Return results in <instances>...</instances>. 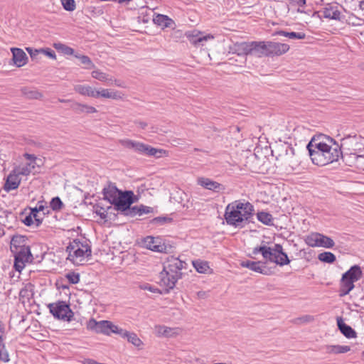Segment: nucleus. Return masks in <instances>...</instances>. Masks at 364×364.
I'll use <instances>...</instances> for the list:
<instances>
[{
	"label": "nucleus",
	"instance_id": "obj_8",
	"mask_svg": "<svg viewBox=\"0 0 364 364\" xmlns=\"http://www.w3.org/2000/svg\"><path fill=\"white\" fill-rule=\"evenodd\" d=\"M87 328L97 333H103L105 335H110V333H116L118 335V332L120 329L119 327L114 325L109 321H97L94 318H90L87 323Z\"/></svg>",
	"mask_w": 364,
	"mask_h": 364
},
{
	"label": "nucleus",
	"instance_id": "obj_45",
	"mask_svg": "<svg viewBox=\"0 0 364 364\" xmlns=\"http://www.w3.org/2000/svg\"><path fill=\"white\" fill-rule=\"evenodd\" d=\"M63 8L68 11H73L75 9V3L74 0H60Z\"/></svg>",
	"mask_w": 364,
	"mask_h": 364
},
{
	"label": "nucleus",
	"instance_id": "obj_52",
	"mask_svg": "<svg viewBox=\"0 0 364 364\" xmlns=\"http://www.w3.org/2000/svg\"><path fill=\"white\" fill-rule=\"evenodd\" d=\"M141 289H144V290H148L151 292H153V293H156V292H159V290L158 289L148 284H144V285H141Z\"/></svg>",
	"mask_w": 364,
	"mask_h": 364
},
{
	"label": "nucleus",
	"instance_id": "obj_54",
	"mask_svg": "<svg viewBox=\"0 0 364 364\" xmlns=\"http://www.w3.org/2000/svg\"><path fill=\"white\" fill-rule=\"evenodd\" d=\"M23 223L27 226H30L33 223V220L31 214L26 216V218L23 220Z\"/></svg>",
	"mask_w": 364,
	"mask_h": 364
},
{
	"label": "nucleus",
	"instance_id": "obj_51",
	"mask_svg": "<svg viewBox=\"0 0 364 364\" xmlns=\"http://www.w3.org/2000/svg\"><path fill=\"white\" fill-rule=\"evenodd\" d=\"M26 50L32 58H36L39 53H41V49H33L31 48H26Z\"/></svg>",
	"mask_w": 364,
	"mask_h": 364
},
{
	"label": "nucleus",
	"instance_id": "obj_62",
	"mask_svg": "<svg viewBox=\"0 0 364 364\" xmlns=\"http://www.w3.org/2000/svg\"><path fill=\"white\" fill-rule=\"evenodd\" d=\"M23 290H21V292H20V295H21V296H22V295H23Z\"/></svg>",
	"mask_w": 364,
	"mask_h": 364
},
{
	"label": "nucleus",
	"instance_id": "obj_50",
	"mask_svg": "<svg viewBox=\"0 0 364 364\" xmlns=\"http://www.w3.org/2000/svg\"><path fill=\"white\" fill-rule=\"evenodd\" d=\"M41 53H43L44 55H46V56H48L52 59L56 58L55 52L50 48H47V49L41 48Z\"/></svg>",
	"mask_w": 364,
	"mask_h": 364
},
{
	"label": "nucleus",
	"instance_id": "obj_49",
	"mask_svg": "<svg viewBox=\"0 0 364 364\" xmlns=\"http://www.w3.org/2000/svg\"><path fill=\"white\" fill-rule=\"evenodd\" d=\"M171 220V218L166 217H157L154 218L151 220V223L153 224H162L166 222H170Z\"/></svg>",
	"mask_w": 364,
	"mask_h": 364
},
{
	"label": "nucleus",
	"instance_id": "obj_32",
	"mask_svg": "<svg viewBox=\"0 0 364 364\" xmlns=\"http://www.w3.org/2000/svg\"><path fill=\"white\" fill-rule=\"evenodd\" d=\"M121 191L118 190L114 186H108L103 189L105 198L113 204Z\"/></svg>",
	"mask_w": 364,
	"mask_h": 364
},
{
	"label": "nucleus",
	"instance_id": "obj_27",
	"mask_svg": "<svg viewBox=\"0 0 364 364\" xmlns=\"http://www.w3.org/2000/svg\"><path fill=\"white\" fill-rule=\"evenodd\" d=\"M337 325L341 332L348 338L356 337L355 331L348 325L344 323L342 318H337Z\"/></svg>",
	"mask_w": 364,
	"mask_h": 364
},
{
	"label": "nucleus",
	"instance_id": "obj_20",
	"mask_svg": "<svg viewBox=\"0 0 364 364\" xmlns=\"http://www.w3.org/2000/svg\"><path fill=\"white\" fill-rule=\"evenodd\" d=\"M21 181V176L17 174V173H14V170H13L6 178L4 189L6 191L16 189L19 186Z\"/></svg>",
	"mask_w": 364,
	"mask_h": 364
},
{
	"label": "nucleus",
	"instance_id": "obj_24",
	"mask_svg": "<svg viewBox=\"0 0 364 364\" xmlns=\"http://www.w3.org/2000/svg\"><path fill=\"white\" fill-rule=\"evenodd\" d=\"M27 237L23 235H14L11 240L10 249L12 252L27 246Z\"/></svg>",
	"mask_w": 364,
	"mask_h": 364
},
{
	"label": "nucleus",
	"instance_id": "obj_42",
	"mask_svg": "<svg viewBox=\"0 0 364 364\" xmlns=\"http://www.w3.org/2000/svg\"><path fill=\"white\" fill-rule=\"evenodd\" d=\"M92 77L102 82H106L109 80L108 75L105 73L102 72L100 70H93L91 73Z\"/></svg>",
	"mask_w": 364,
	"mask_h": 364
},
{
	"label": "nucleus",
	"instance_id": "obj_2",
	"mask_svg": "<svg viewBox=\"0 0 364 364\" xmlns=\"http://www.w3.org/2000/svg\"><path fill=\"white\" fill-rule=\"evenodd\" d=\"M253 212L250 203L235 200L226 206L224 217L228 225L242 228L252 221Z\"/></svg>",
	"mask_w": 364,
	"mask_h": 364
},
{
	"label": "nucleus",
	"instance_id": "obj_48",
	"mask_svg": "<svg viewBox=\"0 0 364 364\" xmlns=\"http://www.w3.org/2000/svg\"><path fill=\"white\" fill-rule=\"evenodd\" d=\"M31 215L33 217V220H35L36 225L38 226L42 223V218L39 215V213H38V210H31Z\"/></svg>",
	"mask_w": 364,
	"mask_h": 364
},
{
	"label": "nucleus",
	"instance_id": "obj_6",
	"mask_svg": "<svg viewBox=\"0 0 364 364\" xmlns=\"http://www.w3.org/2000/svg\"><path fill=\"white\" fill-rule=\"evenodd\" d=\"M120 144L127 149H132L138 154L149 156L161 158L168 155V152L164 149L154 148L148 144L131 139L121 140Z\"/></svg>",
	"mask_w": 364,
	"mask_h": 364
},
{
	"label": "nucleus",
	"instance_id": "obj_3",
	"mask_svg": "<svg viewBox=\"0 0 364 364\" xmlns=\"http://www.w3.org/2000/svg\"><path fill=\"white\" fill-rule=\"evenodd\" d=\"M186 263L177 257H171L160 273L161 285L168 289H173L177 281L181 277V270L186 268Z\"/></svg>",
	"mask_w": 364,
	"mask_h": 364
},
{
	"label": "nucleus",
	"instance_id": "obj_28",
	"mask_svg": "<svg viewBox=\"0 0 364 364\" xmlns=\"http://www.w3.org/2000/svg\"><path fill=\"white\" fill-rule=\"evenodd\" d=\"M118 335L122 338H127L128 341L132 343L134 346L140 347L142 345V341L134 333H130L120 328Z\"/></svg>",
	"mask_w": 364,
	"mask_h": 364
},
{
	"label": "nucleus",
	"instance_id": "obj_56",
	"mask_svg": "<svg viewBox=\"0 0 364 364\" xmlns=\"http://www.w3.org/2000/svg\"><path fill=\"white\" fill-rule=\"evenodd\" d=\"M46 208L43 205H39L38 207L33 208V210H38V213H40L41 211H44Z\"/></svg>",
	"mask_w": 364,
	"mask_h": 364
},
{
	"label": "nucleus",
	"instance_id": "obj_30",
	"mask_svg": "<svg viewBox=\"0 0 364 364\" xmlns=\"http://www.w3.org/2000/svg\"><path fill=\"white\" fill-rule=\"evenodd\" d=\"M153 21L162 28H171L174 25L173 21L166 15L156 14L154 16Z\"/></svg>",
	"mask_w": 364,
	"mask_h": 364
},
{
	"label": "nucleus",
	"instance_id": "obj_63",
	"mask_svg": "<svg viewBox=\"0 0 364 364\" xmlns=\"http://www.w3.org/2000/svg\"><path fill=\"white\" fill-rule=\"evenodd\" d=\"M362 355H363V359L364 360V351L363 352Z\"/></svg>",
	"mask_w": 364,
	"mask_h": 364
},
{
	"label": "nucleus",
	"instance_id": "obj_26",
	"mask_svg": "<svg viewBox=\"0 0 364 364\" xmlns=\"http://www.w3.org/2000/svg\"><path fill=\"white\" fill-rule=\"evenodd\" d=\"M70 107L73 111L78 114H92L97 112L96 108L92 106L77 102H73Z\"/></svg>",
	"mask_w": 364,
	"mask_h": 364
},
{
	"label": "nucleus",
	"instance_id": "obj_25",
	"mask_svg": "<svg viewBox=\"0 0 364 364\" xmlns=\"http://www.w3.org/2000/svg\"><path fill=\"white\" fill-rule=\"evenodd\" d=\"M240 265L243 267H246L250 269L252 271H254L260 274H265L264 272V269L265 268L264 263L260 261L254 262V261H242L240 263Z\"/></svg>",
	"mask_w": 364,
	"mask_h": 364
},
{
	"label": "nucleus",
	"instance_id": "obj_12",
	"mask_svg": "<svg viewBox=\"0 0 364 364\" xmlns=\"http://www.w3.org/2000/svg\"><path fill=\"white\" fill-rule=\"evenodd\" d=\"M134 193L132 191H120L113 205L118 211L129 213L130 205L134 203Z\"/></svg>",
	"mask_w": 364,
	"mask_h": 364
},
{
	"label": "nucleus",
	"instance_id": "obj_29",
	"mask_svg": "<svg viewBox=\"0 0 364 364\" xmlns=\"http://www.w3.org/2000/svg\"><path fill=\"white\" fill-rule=\"evenodd\" d=\"M154 209L151 207L146 206L144 205H136L132 207L129 210V213H126L125 214L132 217L136 215H142L144 214H149L153 213Z\"/></svg>",
	"mask_w": 364,
	"mask_h": 364
},
{
	"label": "nucleus",
	"instance_id": "obj_21",
	"mask_svg": "<svg viewBox=\"0 0 364 364\" xmlns=\"http://www.w3.org/2000/svg\"><path fill=\"white\" fill-rule=\"evenodd\" d=\"M230 52L238 55H250V42L235 43L230 47Z\"/></svg>",
	"mask_w": 364,
	"mask_h": 364
},
{
	"label": "nucleus",
	"instance_id": "obj_35",
	"mask_svg": "<svg viewBox=\"0 0 364 364\" xmlns=\"http://www.w3.org/2000/svg\"><path fill=\"white\" fill-rule=\"evenodd\" d=\"M274 34L287 37L290 39H304L306 37L304 33L287 32L285 31H278Z\"/></svg>",
	"mask_w": 364,
	"mask_h": 364
},
{
	"label": "nucleus",
	"instance_id": "obj_10",
	"mask_svg": "<svg viewBox=\"0 0 364 364\" xmlns=\"http://www.w3.org/2000/svg\"><path fill=\"white\" fill-rule=\"evenodd\" d=\"M23 157L27 161L21 162L19 165L15 166L13 170H14V173H17L21 176H27L36 166H40L38 161L41 162V160L38 159L35 155L28 153L24 154Z\"/></svg>",
	"mask_w": 364,
	"mask_h": 364
},
{
	"label": "nucleus",
	"instance_id": "obj_1",
	"mask_svg": "<svg viewBox=\"0 0 364 364\" xmlns=\"http://www.w3.org/2000/svg\"><path fill=\"white\" fill-rule=\"evenodd\" d=\"M306 147L313 164L320 166L337 161L342 154L340 145L324 134L313 137Z\"/></svg>",
	"mask_w": 364,
	"mask_h": 364
},
{
	"label": "nucleus",
	"instance_id": "obj_16",
	"mask_svg": "<svg viewBox=\"0 0 364 364\" xmlns=\"http://www.w3.org/2000/svg\"><path fill=\"white\" fill-rule=\"evenodd\" d=\"M250 55L257 57L267 56V41L250 42Z\"/></svg>",
	"mask_w": 364,
	"mask_h": 364
},
{
	"label": "nucleus",
	"instance_id": "obj_43",
	"mask_svg": "<svg viewBox=\"0 0 364 364\" xmlns=\"http://www.w3.org/2000/svg\"><path fill=\"white\" fill-rule=\"evenodd\" d=\"M314 321V316L311 315H304L294 319V323L304 324L311 323Z\"/></svg>",
	"mask_w": 364,
	"mask_h": 364
},
{
	"label": "nucleus",
	"instance_id": "obj_59",
	"mask_svg": "<svg viewBox=\"0 0 364 364\" xmlns=\"http://www.w3.org/2000/svg\"><path fill=\"white\" fill-rule=\"evenodd\" d=\"M139 125L141 129H145L146 127L147 126L146 123L141 122H139Z\"/></svg>",
	"mask_w": 364,
	"mask_h": 364
},
{
	"label": "nucleus",
	"instance_id": "obj_13",
	"mask_svg": "<svg viewBox=\"0 0 364 364\" xmlns=\"http://www.w3.org/2000/svg\"><path fill=\"white\" fill-rule=\"evenodd\" d=\"M142 246L149 249L151 251L156 252H166V246L161 242V240L159 237H154L151 236H147L144 238L141 241Z\"/></svg>",
	"mask_w": 364,
	"mask_h": 364
},
{
	"label": "nucleus",
	"instance_id": "obj_44",
	"mask_svg": "<svg viewBox=\"0 0 364 364\" xmlns=\"http://www.w3.org/2000/svg\"><path fill=\"white\" fill-rule=\"evenodd\" d=\"M50 206L53 210H60L63 208V203L59 197H55L51 200Z\"/></svg>",
	"mask_w": 364,
	"mask_h": 364
},
{
	"label": "nucleus",
	"instance_id": "obj_39",
	"mask_svg": "<svg viewBox=\"0 0 364 364\" xmlns=\"http://www.w3.org/2000/svg\"><path fill=\"white\" fill-rule=\"evenodd\" d=\"M318 259L323 262L329 264L333 263L336 259V256L330 252L320 253L318 256Z\"/></svg>",
	"mask_w": 364,
	"mask_h": 364
},
{
	"label": "nucleus",
	"instance_id": "obj_64",
	"mask_svg": "<svg viewBox=\"0 0 364 364\" xmlns=\"http://www.w3.org/2000/svg\"><path fill=\"white\" fill-rule=\"evenodd\" d=\"M363 69H364V64H363Z\"/></svg>",
	"mask_w": 364,
	"mask_h": 364
},
{
	"label": "nucleus",
	"instance_id": "obj_36",
	"mask_svg": "<svg viewBox=\"0 0 364 364\" xmlns=\"http://www.w3.org/2000/svg\"><path fill=\"white\" fill-rule=\"evenodd\" d=\"M193 265L196 270L199 273H206L209 269L208 263L206 261H203L200 259H197L192 262Z\"/></svg>",
	"mask_w": 364,
	"mask_h": 364
},
{
	"label": "nucleus",
	"instance_id": "obj_11",
	"mask_svg": "<svg viewBox=\"0 0 364 364\" xmlns=\"http://www.w3.org/2000/svg\"><path fill=\"white\" fill-rule=\"evenodd\" d=\"M305 242L312 247L332 248L335 245L334 241L331 237L315 232H311L306 237Z\"/></svg>",
	"mask_w": 364,
	"mask_h": 364
},
{
	"label": "nucleus",
	"instance_id": "obj_57",
	"mask_svg": "<svg viewBox=\"0 0 364 364\" xmlns=\"http://www.w3.org/2000/svg\"><path fill=\"white\" fill-rule=\"evenodd\" d=\"M295 2L299 6H304L306 4V0H294Z\"/></svg>",
	"mask_w": 364,
	"mask_h": 364
},
{
	"label": "nucleus",
	"instance_id": "obj_18",
	"mask_svg": "<svg viewBox=\"0 0 364 364\" xmlns=\"http://www.w3.org/2000/svg\"><path fill=\"white\" fill-rule=\"evenodd\" d=\"M187 38L189 41L196 46H203V43L214 38L213 36L208 35H203L200 32H192L187 33Z\"/></svg>",
	"mask_w": 364,
	"mask_h": 364
},
{
	"label": "nucleus",
	"instance_id": "obj_4",
	"mask_svg": "<svg viewBox=\"0 0 364 364\" xmlns=\"http://www.w3.org/2000/svg\"><path fill=\"white\" fill-rule=\"evenodd\" d=\"M68 259L75 265H82L91 257L92 250L86 241L73 240L67 247Z\"/></svg>",
	"mask_w": 364,
	"mask_h": 364
},
{
	"label": "nucleus",
	"instance_id": "obj_53",
	"mask_svg": "<svg viewBox=\"0 0 364 364\" xmlns=\"http://www.w3.org/2000/svg\"><path fill=\"white\" fill-rule=\"evenodd\" d=\"M63 48L64 49L62 53H64L65 55H75V54H74L75 51L72 48L65 45V46Z\"/></svg>",
	"mask_w": 364,
	"mask_h": 364
},
{
	"label": "nucleus",
	"instance_id": "obj_22",
	"mask_svg": "<svg viewBox=\"0 0 364 364\" xmlns=\"http://www.w3.org/2000/svg\"><path fill=\"white\" fill-rule=\"evenodd\" d=\"M74 90L81 95L97 98V90L90 85H74Z\"/></svg>",
	"mask_w": 364,
	"mask_h": 364
},
{
	"label": "nucleus",
	"instance_id": "obj_34",
	"mask_svg": "<svg viewBox=\"0 0 364 364\" xmlns=\"http://www.w3.org/2000/svg\"><path fill=\"white\" fill-rule=\"evenodd\" d=\"M13 253L14 257L21 258V259H24L27 262H28L32 257V255L31 253L28 245L23 248H20L19 250H16V252H14Z\"/></svg>",
	"mask_w": 364,
	"mask_h": 364
},
{
	"label": "nucleus",
	"instance_id": "obj_55",
	"mask_svg": "<svg viewBox=\"0 0 364 364\" xmlns=\"http://www.w3.org/2000/svg\"><path fill=\"white\" fill-rule=\"evenodd\" d=\"M65 46V44H63V43H54V44H53V47H54L56 50H59V51H61V52H63V49H64L63 48H64Z\"/></svg>",
	"mask_w": 364,
	"mask_h": 364
},
{
	"label": "nucleus",
	"instance_id": "obj_37",
	"mask_svg": "<svg viewBox=\"0 0 364 364\" xmlns=\"http://www.w3.org/2000/svg\"><path fill=\"white\" fill-rule=\"evenodd\" d=\"M257 217L259 221L267 225H272L273 218L272 215L267 212L261 211L257 213Z\"/></svg>",
	"mask_w": 364,
	"mask_h": 364
},
{
	"label": "nucleus",
	"instance_id": "obj_19",
	"mask_svg": "<svg viewBox=\"0 0 364 364\" xmlns=\"http://www.w3.org/2000/svg\"><path fill=\"white\" fill-rule=\"evenodd\" d=\"M11 51L13 55V61L14 65L20 68L25 65L28 60V57L26 53L21 48H12Z\"/></svg>",
	"mask_w": 364,
	"mask_h": 364
},
{
	"label": "nucleus",
	"instance_id": "obj_46",
	"mask_svg": "<svg viewBox=\"0 0 364 364\" xmlns=\"http://www.w3.org/2000/svg\"><path fill=\"white\" fill-rule=\"evenodd\" d=\"M65 277L71 284H77L80 282V274L74 272H68Z\"/></svg>",
	"mask_w": 364,
	"mask_h": 364
},
{
	"label": "nucleus",
	"instance_id": "obj_31",
	"mask_svg": "<svg viewBox=\"0 0 364 364\" xmlns=\"http://www.w3.org/2000/svg\"><path fill=\"white\" fill-rule=\"evenodd\" d=\"M323 14L325 18L338 20L341 17V12L338 9L337 5H328L323 11Z\"/></svg>",
	"mask_w": 364,
	"mask_h": 364
},
{
	"label": "nucleus",
	"instance_id": "obj_9",
	"mask_svg": "<svg viewBox=\"0 0 364 364\" xmlns=\"http://www.w3.org/2000/svg\"><path fill=\"white\" fill-rule=\"evenodd\" d=\"M50 312L58 319L70 321L74 316L69 305L65 301H58L48 304Z\"/></svg>",
	"mask_w": 364,
	"mask_h": 364
},
{
	"label": "nucleus",
	"instance_id": "obj_41",
	"mask_svg": "<svg viewBox=\"0 0 364 364\" xmlns=\"http://www.w3.org/2000/svg\"><path fill=\"white\" fill-rule=\"evenodd\" d=\"M23 95L28 99H40L42 97V94L36 90H23Z\"/></svg>",
	"mask_w": 364,
	"mask_h": 364
},
{
	"label": "nucleus",
	"instance_id": "obj_15",
	"mask_svg": "<svg viewBox=\"0 0 364 364\" xmlns=\"http://www.w3.org/2000/svg\"><path fill=\"white\" fill-rule=\"evenodd\" d=\"M197 183L205 189L213 191L214 192H222L225 191V186L216 181H214L208 178L200 177L197 180Z\"/></svg>",
	"mask_w": 364,
	"mask_h": 364
},
{
	"label": "nucleus",
	"instance_id": "obj_14",
	"mask_svg": "<svg viewBox=\"0 0 364 364\" xmlns=\"http://www.w3.org/2000/svg\"><path fill=\"white\" fill-rule=\"evenodd\" d=\"M267 56L281 55L289 50V46L286 43L267 41Z\"/></svg>",
	"mask_w": 364,
	"mask_h": 364
},
{
	"label": "nucleus",
	"instance_id": "obj_40",
	"mask_svg": "<svg viewBox=\"0 0 364 364\" xmlns=\"http://www.w3.org/2000/svg\"><path fill=\"white\" fill-rule=\"evenodd\" d=\"M0 360L4 363H8L10 360L9 353L6 349L1 336H0Z\"/></svg>",
	"mask_w": 364,
	"mask_h": 364
},
{
	"label": "nucleus",
	"instance_id": "obj_5",
	"mask_svg": "<svg viewBox=\"0 0 364 364\" xmlns=\"http://www.w3.org/2000/svg\"><path fill=\"white\" fill-rule=\"evenodd\" d=\"M261 253L263 258L279 266L289 264L290 260L287 255L283 251V247L279 244H276L273 247L265 245L256 247L252 250V254Z\"/></svg>",
	"mask_w": 364,
	"mask_h": 364
},
{
	"label": "nucleus",
	"instance_id": "obj_38",
	"mask_svg": "<svg viewBox=\"0 0 364 364\" xmlns=\"http://www.w3.org/2000/svg\"><path fill=\"white\" fill-rule=\"evenodd\" d=\"M75 57L80 60V63L85 65V68L86 69H92L95 67L91 59L87 55L75 54Z\"/></svg>",
	"mask_w": 364,
	"mask_h": 364
},
{
	"label": "nucleus",
	"instance_id": "obj_7",
	"mask_svg": "<svg viewBox=\"0 0 364 364\" xmlns=\"http://www.w3.org/2000/svg\"><path fill=\"white\" fill-rule=\"evenodd\" d=\"M363 272L358 265L351 267L341 277L339 288V296L343 297L350 293L355 287L354 283L362 277Z\"/></svg>",
	"mask_w": 364,
	"mask_h": 364
},
{
	"label": "nucleus",
	"instance_id": "obj_17",
	"mask_svg": "<svg viewBox=\"0 0 364 364\" xmlns=\"http://www.w3.org/2000/svg\"><path fill=\"white\" fill-rule=\"evenodd\" d=\"M181 332L179 328H171L164 325L155 326V333L157 336H164L166 338L175 337Z\"/></svg>",
	"mask_w": 364,
	"mask_h": 364
},
{
	"label": "nucleus",
	"instance_id": "obj_58",
	"mask_svg": "<svg viewBox=\"0 0 364 364\" xmlns=\"http://www.w3.org/2000/svg\"><path fill=\"white\" fill-rule=\"evenodd\" d=\"M96 213H97V214L100 215V216L102 219H105L107 217V214L105 213H100V212H97V211Z\"/></svg>",
	"mask_w": 364,
	"mask_h": 364
},
{
	"label": "nucleus",
	"instance_id": "obj_47",
	"mask_svg": "<svg viewBox=\"0 0 364 364\" xmlns=\"http://www.w3.org/2000/svg\"><path fill=\"white\" fill-rule=\"evenodd\" d=\"M26 262L24 259L15 257L14 267L16 270L21 272L24 268L25 262Z\"/></svg>",
	"mask_w": 364,
	"mask_h": 364
},
{
	"label": "nucleus",
	"instance_id": "obj_23",
	"mask_svg": "<svg viewBox=\"0 0 364 364\" xmlns=\"http://www.w3.org/2000/svg\"><path fill=\"white\" fill-rule=\"evenodd\" d=\"M96 94L97 98L104 97L107 99L119 100L123 97L121 92L111 89H102L101 90H97Z\"/></svg>",
	"mask_w": 364,
	"mask_h": 364
},
{
	"label": "nucleus",
	"instance_id": "obj_33",
	"mask_svg": "<svg viewBox=\"0 0 364 364\" xmlns=\"http://www.w3.org/2000/svg\"><path fill=\"white\" fill-rule=\"evenodd\" d=\"M326 353L328 354H341L345 353L350 350V347L348 346L340 345H327L325 346Z\"/></svg>",
	"mask_w": 364,
	"mask_h": 364
},
{
	"label": "nucleus",
	"instance_id": "obj_60",
	"mask_svg": "<svg viewBox=\"0 0 364 364\" xmlns=\"http://www.w3.org/2000/svg\"><path fill=\"white\" fill-rule=\"evenodd\" d=\"M58 100L60 102H68L70 101V100H64V99H59Z\"/></svg>",
	"mask_w": 364,
	"mask_h": 364
},
{
	"label": "nucleus",
	"instance_id": "obj_61",
	"mask_svg": "<svg viewBox=\"0 0 364 364\" xmlns=\"http://www.w3.org/2000/svg\"><path fill=\"white\" fill-rule=\"evenodd\" d=\"M204 294H205L204 292H201V291L198 292L199 296H203Z\"/></svg>",
	"mask_w": 364,
	"mask_h": 364
}]
</instances>
